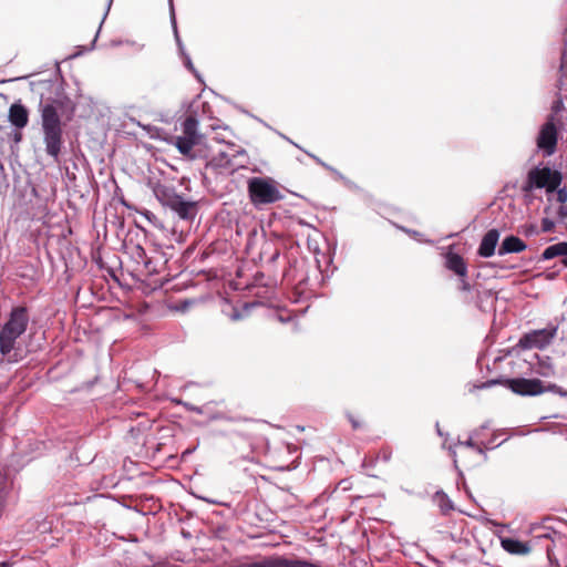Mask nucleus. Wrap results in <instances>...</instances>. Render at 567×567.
Returning <instances> with one entry per match:
<instances>
[{"mask_svg":"<svg viewBox=\"0 0 567 567\" xmlns=\"http://www.w3.org/2000/svg\"><path fill=\"white\" fill-rule=\"evenodd\" d=\"M566 63H567V56L564 54V55H563V64H561V69H564V68H565Z\"/></svg>","mask_w":567,"mask_h":567,"instance_id":"obj_38","label":"nucleus"},{"mask_svg":"<svg viewBox=\"0 0 567 567\" xmlns=\"http://www.w3.org/2000/svg\"><path fill=\"white\" fill-rule=\"evenodd\" d=\"M287 280L293 285V293L289 297L292 302H299L310 297V291L307 289L308 271L305 258L293 259V265L290 269H286Z\"/></svg>","mask_w":567,"mask_h":567,"instance_id":"obj_5","label":"nucleus"},{"mask_svg":"<svg viewBox=\"0 0 567 567\" xmlns=\"http://www.w3.org/2000/svg\"><path fill=\"white\" fill-rule=\"evenodd\" d=\"M538 373L543 377H549L554 373V369L550 364H542Z\"/></svg>","mask_w":567,"mask_h":567,"instance_id":"obj_25","label":"nucleus"},{"mask_svg":"<svg viewBox=\"0 0 567 567\" xmlns=\"http://www.w3.org/2000/svg\"><path fill=\"white\" fill-rule=\"evenodd\" d=\"M536 538H538V539H543V538L547 539V538H549V534L546 533V534H543V535H538V536H536Z\"/></svg>","mask_w":567,"mask_h":567,"instance_id":"obj_35","label":"nucleus"},{"mask_svg":"<svg viewBox=\"0 0 567 567\" xmlns=\"http://www.w3.org/2000/svg\"><path fill=\"white\" fill-rule=\"evenodd\" d=\"M391 456H392V450L390 447H382L378 455H377V458L379 461H382L384 463L389 462L391 460Z\"/></svg>","mask_w":567,"mask_h":567,"instance_id":"obj_22","label":"nucleus"},{"mask_svg":"<svg viewBox=\"0 0 567 567\" xmlns=\"http://www.w3.org/2000/svg\"><path fill=\"white\" fill-rule=\"evenodd\" d=\"M567 254V243L561 241L551 246H548L542 254V258L544 260H550L558 256H564Z\"/></svg>","mask_w":567,"mask_h":567,"instance_id":"obj_20","label":"nucleus"},{"mask_svg":"<svg viewBox=\"0 0 567 567\" xmlns=\"http://www.w3.org/2000/svg\"><path fill=\"white\" fill-rule=\"evenodd\" d=\"M171 19H172V24H173V28H174L176 40H177V42H179V38H178V33H177V28H176L175 13H174V8H173L172 3H171Z\"/></svg>","mask_w":567,"mask_h":567,"instance_id":"obj_28","label":"nucleus"},{"mask_svg":"<svg viewBox=\"0 0 567 567\" xmlns=\"http://www.w3.org/2000/svg\"><path fill=\"white\" fill-rule=\"evenodd\" d=\"M148 184L156 199L165 207H167L178 195L173 186L154 181H150Z\"/></svg>","mask_w":567,"mask_h":567,"instance_id":"obj_11","label":"nucleus"},{"mask_svg":"<svg viewBox=\"0 0 567 567\" xmlns=\"http://www.w3.org/2000/svg\"><path fill=\"white\" fill-rule=\"evenodd\" d=\"M555 223L549 218H543L542 219V231L543 233H549L554 229Z\"/></svg>","mask_w":567,"mask_h":567,"instance_id":"obj_24","label":"nucleus"},{"mask_svg":"<svg viewBox=\"0 0 567 567\" xmlns=\"http://www.w3.org/2000/svg\"><path fill=\"white\" fill-rule=\"evenodd\" d=\"M257 305L266 306L270 310V315L269 316H272L279 322H284V315H282V310L280 308L279 300H274L272 297H269V298H266L264 301H259L257 303L246 305L245 308L246 309L252 308V307H255Z\"/></svg>","mask_w":567,"mask_h":567,"instance_id":"obj_17","label":"nucleus"},{"mask_svg":"<svg viewBox=\"0 0 567 567\" xmlns=\"http://www.w3.org/2000/svg\"><path fill=\"white\" fill-rule=\"evenodd\" d=\"M457 445H464L466 447H471L475 450L478 453H483L484 449H488V445L485 444L483 441L478 440V431H474L468 440L465 442L457 441Z\"/></svg>","mask_w":567,"mask_h":567,"instance_id":"obj_21","label":"nucleus"},{"mask_svg":"<svg viewBox=\"0 0 567 567\" xmlns=\"http://www.w3.org/2000/svg\"><path fill=\"white\" fill-rule=\"evenodd\" d=\"M22 138V134L20 132H16L14 133V142L16 143H19Z\"/></svg>","mask_w":567,"mask_h":567,"instance_id":"obj_32","label":"nucleus"},{"mask_svg":"<svg viewBox=\"0 0 567 567\" xmlns=\"http://www.w3.org/2000/svg\"><path fill=\"white\" fill-rule=\"evenodd\" d=\"M313 158L316 159L317 163H319L321 166L328 168V169H331L326 163H323L322 161H320L318 157H315Z\"/></svg>","mask_w":567,"mask_h":567,"instance_id":"obj_33","label":"nucleus"},{"mask_svg":"<svg viewBox=\"0 0 567 567\" xmlns=\"http://www.w3.org/2000/svg\"><path fill=\"white\" fill-rule=\"evenodd\" d=\"M351 423H352L353 429H358L359 427V424H358L357 421L351 420Z\"/></svg>","mask_w":567,"mask_h":567,"instance_id":"obj_41","label":"nucleus"},{"mask_svg":"<svg viewBox=\"0 0 567 567\" xmlns=\"http://www.w3.org/2000/svg\"><path fill=\"white\" fill-rule=\"evenodd\" d=\"M199 142L195 141V140H192L189 137H185L183 135L181 136H176L174 138V145L176 146V148L178 150V152L181 154H183L184 156H188L190 158L194 157L193 155V148L195 145H197Z\"/></svg>","mask_w":567,"mask_h":567,"instance_id":"obj_18","label":"nucleus"},{"mask_svg":"<svg viewBox=\"0 0 567 567\" xmlns=\"http://www.w3.org/2000/svg\"><path fill=\"white\" fill-rule=\"evenodd\" d=\"M233 318H234V319H238V318H240V316H239V315H237V313H235V315L233 316Z\"/></svg>","mask_w":567,"mask_h":567,"instance_id":"obj_44","label":"nucleus"},{"mask_svg":"<svg viewBox=\"0 0 567 567\" xmlns=\"http://www.w3.org/2000/svg\"><path fill=\"white\" fill-rule=\"evenodd\" d=\"M295 238L297 246H300L302 240L306 241L308 250L313 255V260L317 265V269L322 271V264L326 266L330 262L329 256L320 249V241L323 239L322 234L310 224L296 218L293 216L286 215V239Z\"/></svg>","mask_w":567,"mask_h":567,"instance_id":"obj_2","label":"nucleus"},{"mask_svg":"<svg viewBox=\"0 0 567 567\" xmlns=\"http://www.w3.org/2000/svg\"><path fill=\"white\" fill-rule=\"evenodd\" d=\"M557 200L559 203H561V204L567 200V192H566V189H564V188L563 189H558V192H557Z\"/></svg>","mask_w":567,"mask_h":567,"instance_id":"obj_29","label":"nucleus"},{"mask_svg":"<svg viewBox=\"0 0 567 567\" xmlns=\"http://www.w3.org/2000/svg\"><path fill=\"white\" fill-rule=\"evenodd\" d=\"M177 216L185 220H193L197 215V204L195 202L185 200L181 195L167 206Z\"/></svg>","mask_w":567,"mask_h":567,"instance_id":"obj_10","label":"nucleus"},{"mask_svg":"<svg viewBox=\"0 0 567 567\" xmlns=\"http://www.w3.org/2000/svg\"><path fill=\"white\" fill-rule=\"evenodd\" d=\"M449 450H450L451 455H452V457H453L454 464H456V463H457V460L455 458V457H456V453H455V451H454L452 447H450Z\"/></svg>","mask_w":567,"mask_h":567,"instance_id":"obj_34","label":"nucleus"},{"mask_svg":"<svg viewBox=\"0 0 567 567\" xmlns=\"http://www.w3.org/2000/svg\"><path fill=\"white\" fill-rule=\"evenodd\" d=\"M45 152L58 158L63 144V115L65 103L58 99L41 101L39 105Z\"/></svg>","mask_w":567,"mask_h":567,"instance_id":"obj_1","label":"nucleus"},{"mask_svg":"<svg viewBox=\"0 0 567 567\" xmlns=\"http://www.w3.org/2000/svg\"><path fill=\"white\" fill-rule=\"evenodd\" d=\"M436 429H437V433H439L440 435H442L441 430H440V427H439V424H436Z\"/></svg>","mask_w":567,"mask_h":567,"instance_id":"obj_46","label":"nucleus"},{"mask_svg":"<svg viewBox=\"0 0 567 567\" xmlns=\"http://www.w3.org/2000/svg\"><path fill=\"white\" fill-rule=\"evenodd\" d=\"M524 233L527 236L538 235L539 234V229H538L537 225L530 224V225H526L524 227Z\"/></svg>","mask_w":567,"mask_h":567,"instance_id":"obj_26","label":"nucleus"},{"mask_svg":"<svg viewBox=\"0 0 567 567\" xmlns=\"http://www.w3.org/2000/svg\"><path fill=\"white\" fill-rule=\"evenodd\" d=\"M499 233L497 229L488 230L478 247V255L488 258L494 255L496 245L498 243Z\"/></svg>","mask_w":567,"mask_h":567,"instance_id":"obj_13","label":"nucleus"},{"mask_svg":"<svg viewBox=\"0 0 567 567\" xmlns=\"http://www.w3.org/2000/svg\"><path fill=\"white\" fill-rule=\"evenodd\" d=\"M285 566L286 567H319L313 564H308L306 561L292 560V559L291 560L286 559Z\"/></svg>","mask_w":567,"mask_h":567,"instance_id":"obj_23","label":"nucleus"},{"mask_svg":"<svg viewBox=\"0 0 567 567\" xmlns=\"http://www.w3.org/2000/svg\"><path fill=\"white\" fill-rule=\"evenodd\" d=\"M29 313L25 307H14L0 328V354L8 361H17L19 338L27 331Z\"/></svg>","mask_w":567,"mask_h":567,"instance_id":"obj_3","label":"nucleus"},{"mask_svg":"<svg viewBox=\"0 0 567 567\" xmlns=\"http://www.w3.org/2000/svg\"><path fill=\"white\" fill-rule=\"evenodd\" d=\"M112 2H113V0H107V8H106V12H109V10H110V8H111V6H112ZM105 14H107V13H105ZM105 17H106V16H104V18H105Z\"/></svg>","mask_w":567,"mask_h":567,"instance_id":"obj_37","label":"nucleus"},{"mask_svg":"<svg viewBox=\"0 0 567 567\" xmlns=\"http://www.w3.org/2000/svg\"><path fill=\"white\" fill-rule=\"evenodd\" d=\"M507 386L516 394L520 395H538L545 391L554 392L563 398H567V390L554 383H544L538 379L516 378L506 380Z\"/></svg>","mask_w":567,"mask_h":567,"instance_id":"obj_6","label":"nucleus"},{"mask_svg":"<svg viewBox=\"0 0 567 567\" xmlns=\"http://www.w3.org/2000/svg\"><path fill=\"white\" fill-rule=\"evenodd\" d=\"M8 118L17 130H22L28 125L29 111L23 104L16 102L9 109Z\"/></svg>","mask_w":567,"mask_h":567,"instance_id":"obj_12","label":"nucleus"},{"mask_svg":"<svg viewBox=\"0 0 567 567\" xmlns=\"http://www.w3.org/2000/svg\"><path fill=\"white\" fill-rule=\"evenodd\" d=\"M248 193L254 205L275 203L280 198L278 184L269 177H252L248 181Z\"/></svg>","mask_w":567,"mask_h":567,"instance_id":"obj_4","label":"nucleus"},{"mask_svg":"<svg viewBox=\"0 0 567 567\" xmlns=\"http://www.w3.org/2000/svg\"><path fill=\"white\" fill-rule=\"evenodd\" d=\"M460 289L463 291H468L471 289V285L466 281L465 278H461Z\"/></svg>","mask_w":567,"mask_h":567,"instance_id":"obj_30","label":"nucleus"},{"mask_svg":"<svg viewBox=\"0 0 567 567\" xmlns=\"http://www.w3.org/2000/svg\"><path fill=\"white\" fill-rule=\"evenodd\" d=\"M446 268L450 269L451 271H453L454 274H456L457 276H460L461 278H465L466 275H467V266L464 261V259L457 255V254H453V252H449L446 255Z\"/></svg>","mask_w":567,"mask_h":567,"instance_id":"obj_15","label":"nucleus"},{"mask_svg":"<svg viewBox=\"0 0 567 567\" xmlns=\"http://www.w3.org/2000/svg\"><path fill=\"white\" fill-rule=\"evenodd\" d=\"M561 183V174L549 167H536L529 171L527 176L528 188H546L547 192H554Z\"/></svg>","mask_w":567,"mask_h":567,"instance_id":"obj_7","label":"nucleus"},{"mask_svg":"<svg viewBox=\"0 0 567 567\" xmlns=\"http://www.w3.org/2000/svg\"><path fill=\"white\" fill-rule=\"evenodd\" d=\"M286 447L288 450V453L296 454V458L292 461V464H293L292 467H296L297 465L295 464V462L300 457L299 449L297 446H290V445H286Z\"/></svg>","mask_w":567,"mask_h":567,"instance_id":"obj_27","label":"nucleus"},{"mask_svg":"<svg viewBox=\"0 0 567 567\" xmlns=\"http://www.w3.org/2000/svg\"><path fill=\"white\" fill-rule=\"evenodd\" d=\"M9 566H10V564H9V563H3V564H2V567H9Z\"/></svg>","mask_w":567,"mask_h":567,"instance_id":"obj_45","label":"nucleus"},{"mask_svg":"<svg viewBox=\"0 0 567 567\" xmlns=\"http://www.w3.org/2000/svg\"><path fill=\"white\" fill-rule=\"evenodd\" d=\"M557 332L556 327H548L540 330H534L523 337L520 342L528 348H545L555 338Z\"/></svg>","mask_w":567,"mask_h":567,"instance_id":"obj_9","label":"nucleus"},{"mask_svg":"<svg viewBox=\"0 0 567 567\" xmlns=\"http://www.w3.org/2000/svg\"><path fill=\"white\" fill-rule=\"evenodd\" d=\"M501 545L504 550L513 555H526L530 551L527 543L514 538H502Z\"/></svg>","mask_w":567,"mask_h":567,"instance_id":"obj_16","label":"nucleus"},{"mask_svg":"<svg viewBox=\"0 0 567 567\" xmlns=\"http://www.w3.org/2000/svg\"><path fill=\"white\" fill-rule=\"evenodd\" d=\"M547 556L550 559L551 558V549L549 546L546 547Z\"/></svg>","mask_w":567,"mask_h":567,"instance_id":"obj_40","label":"nucleus"},{"mask_svg":"<svg viewBox=\"0 0 567 567\" xmlns=\"http://www.w3.org/2000/svg\"><path fill=\"white\" fill-rule=\"evenodd\" d=\"M291 256H292V252H290V255H289V256L286 254V255H285V258L290 260V257H291Z\"/></svg>","mask_w":567,"mask_h":567,"instance_id":"obj_43","label":"nucleus"},{"mask_svg":"<svg viewBox=\"0 0 567 567\" xmlns=\"http://www.w3.org/2000/svg\"><path fill=\"white\" fill-rule=\"evenodd\" d=\"M558 141L557 128L553 118L547 121L539 130L536 143L544 156H550L556 152Z\"/></svg>","mask_w":567,"mask_h":567,"instance_id":"obj_8","label":"nucleus"},{"mask_svg":"<svg viewBox=\"0 0 567 567\" xmlns=\"http://www.w3.org/2000/svg\"><path fill=\"white\" fill-rule=\"evenodd\" d=\"M183 136L189 137L192 140H195L199 142V134H198V121L194 116H188L183 122Z\"/></svg>","mask_w":567,"mask_h":567,"instance_id":"obj_19","label":"nucleus"},{"mask_svg":"<svg viewBox=\"0 0 567 567\" xmlns=\"http://www.w3.org/2000/svg\"><path fill=\"white\" fill-rule=\"evenodd\" d=\"M185 64H186V66H187L188 69H193V64H192V62H190V60H189L188 58H187V60H186Z\"/></svg>","mask_w":567,"mask_h":567,"instance_id":"obj_36","label":"nucleus"},{"mask_svg":"<svg viewBox=\"0 0 567 567\" xmlns=\"http://www.w3.org/2000/svg\"><path fill=\"white\" fill-rule=\"evenodd\" d=\"M564 214H565V207H560V209H559V215H561V216H563Z\"/></svg>","mask_w":567,"mask_h":567,"instance_id":"obj_42","label":"nucleus"},{"mask_svg":"<svg viewBox=\"0 0 567 567\" xmlns=\"http://www.w3.org/2000/svg\"><path fill=\"white\" fill-rule=\"evenodd\" d=\"M561 262L565 267H567V254L563 256Z\"/></svg>","mask_w":567,"mask_h":567,"instance_id":"obj_39","label":"nucleus"},{"mask_svg":"<svg viewBox=\"0 0 567 567\" xmlns=\"http://www.w3.org/2000/svg\"><path fill=\"white\" fill-rule=\"evenodd\" d=\"M526 249V244L516 236H508L506 237L499 249L498 255L504 256L506 254H513V252H522Z\"/></svg>","mask_w":567,"mask_h":567,"instance_id":"obj_14","label":"nucleus"},{"mask_svg":"<svg viewBox=\"0 0 567 567\" xmlns=\"http://www.w3.org/2000/svg\"><path fill=\"white\" fill-rule=\"evenodd\" d=\"M136 250H137V256H138L140 258L145 257V255H146V254H145V249H144L143 247L137 246Z\"/></svg>","mask_w":567,"mask_h":567,"instance_id":"obj_31","label":"nucleus"}]
</instances>
